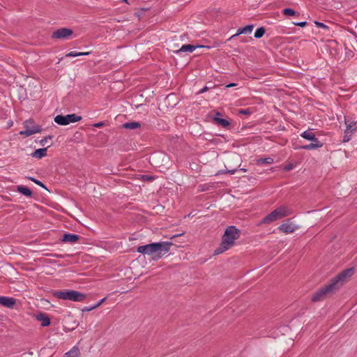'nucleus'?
I'll return each instance as SVG.
<instances>
[{
	"label": "nucleus",
	"mask_w": 357,
	"mask_h": 357,
	"mask_svg": "<svg viewBox=\"0 0 357 357\" xmlns=\"http://www.w3.org/2000/svg\"><path fill=\"white\" fill-rule=\"evenodd\" d=\"M155 157H158V158H161V157L165 158V155L163 154H157V155H155L153 156V159L154 158H155Z\"/></svg>",
	"instance_id": "nucleus-33"
},
{
	"label": "nucleus",
	"mask_w": 357,
	"mask_h": 357,
	"mask_svg": "<svg viewBox=\"0 0 357 357\" xmlns=\"http://www.w3.org/2000/svg\"><path fill=\"white\" fill-rule=\"evenodd\" d=\"M17 191L24 195L26 197H31L32 192L27 187L23 185L17 186Z\"/></svg>",
	"instance_id": "nucleus-20"
},
{
	"label": "nucleus",
	"mask_w": 357,
	"mask_h": 357,
	"mask_svg": "<svg viewBox=\"0 0 357 357\" xmlns=\"http://www.w3.org/2000/svg\"><path fill=\"white\" fill-rule=\"evenodd\" d=\"M353 274H354L353 268H349V269L345 270V271H342V273H340L335 278H334L331 281L330 284L332 286L333 289L335 291L340 286H342L346 282H347L349 280V279L352 276Z\"/></svg>",
	"instance_id": "nucleus-6"
},
{
	"label": "nucleus",
	"mask_w": 357,
	"mask_h": 357,
	"mask_svg": "<svg viewBox=\"0 0 357 357\" xmlns=\"http://www.w3.org/2000/svg\"><path fill=\"white\" fill-rule=\"evenodd\" d=\"M24 130L20 132V135L29 137L41 131L39 126L36 125L32 120H27L24 123Z\"/></svg>",
	"instance_id": "nucleus-7"
},
{
	"label": "nucleus",
	"mask_w": 357,
	"mask_h": 357,
	"mask_svg": "<svg viewBox=\"0 0 357 357\" xmlns=\"http://www.w3.org/2000/svg\"><path fill=\"white\" fill-rule=\"evenodd\" d=\"M95 127H97V128H99V127H101L103 126V123L102 122H99V123H95L93 125Z\"/></svg>",
	"instance_id": "nucleus-32"
},
{
	"label": "nucleus",
	"mask_w": 357,
	"mask_h": 357,
	"mask_svg": "<svg viewBox=\"0 0 357 357\" xmlns=\"http://www.w3.org/2000/svg\"><path fill=\"white\" fill-rule=\"evenodd\" d=\"M45 139H43V140H41V141H40V144H41L42 145H43V143H45Z\"/></svg>",
	"instance_id": "nucleus-38"
},
{
	"label": "nucleus",
	"mask_w": 357,
	"mask_h": 357,
	"mask_svg": "<svg viewBox=\"0 0 357 357\" xmlns=\"http://www.w3.org/2000/svg\"><path fill=\"white\" fill-rule=\"evenodd\" d=\"M306 24H307L306 22H301L294 23L295 25L301 26V27L305 26Z\"/></svg>",
	"instance_id": "nucleus-31"
},
{
	"label": "nucleus",
	"mask_w": 357,
	"mask_h": 357,
	"mask_svg": "<svg viewBox=\"0 0 357 357\" xmlns=\"http://www.w3.org/2000/svg\"><path fill=\"white\" fill-rule=\"evenodd\" d=\"M79 239V236L73 234H65L63 236L62 241L63 242L75 243Z\"/></svg>",
	"instance_id": "nucleus-17"
},
{
	"label": "nucleus",
	"mask_w": 357,
	"mask_h": 357,
	"mask_svg": "<svg viewBox=\"0 0 357 357\" xmlns=\"http://www.w3.org/2000/svg\"><path fill=\"white\" fill-rule=\"evenodd\" d=\"M240 113L244 114H250V112L248 110H241V111H240Z\"/></svg>",
	"instance_id": "nucleus-35"
},
{
	"label": "nucleus",
	"mask_w": 357,
	"mask_h": 357,
	"mask_svg": "<svg viewBox=\"0 0 357 357\" xmlns=\"http://www.w3.org/2000/svg\"><path fill=\"white\" fill-rule=\"evenodd\" d=\"M123 128L128 129H136L139 128L140 124L138 122H130L123 124Z\"/></svg>",
	"instance_id": "nucleus-23"
},
{
	"label": "nucleus",
	"mask_w": 357,
	"mask_h": 357,
	"mask_svg": "<svg viewBox=\"0 0 357 357\" xmlns=\"http://www.w3.org/2000/svg\"><path fill=\"white\" fill-rule=\"evenodd\" d=\"M301 136L304 139L310 141V144L303 146L301 149L305 150H312L321 148L323 144L316 137L315 135L311 130H306L301 134Z\"/></svg>",
	"instance_id": "nucleus-5"
},
{
	"label": "nucleus",
	"mask_w": 357,
	"mask_h": 357,
	"mask_svg": "<svg viewBox=\"0 0 357 357\" xmlns=\"http://www.w3.org/2000/svg\"><path fill=\"white\" fill-rule=\"evenodd\" d=\"M335 290L329 283L314 293L312 297V300L314 302L319 301L322 300L328 294L332 293Z\"/></svg>",
	"instance_id": "nucleus-10"
},
{
	"label": "nucleus",
	"mask_w": 357,
	"mask_h": 357,
	"mask_svg": "<svg viewBox=\"0 0 357 357\" xmlns=\"http://www.w3.org/2000/svg\"><path fill=\"white\" fill-rule=\"evenodd\" d=\"M207 89H208L207 87L203 88L202 89L200 90L199 93H203L206 92L207 91Z\"/></svg>",
	"instance_id": "nucleus-34"
},
{
	"label": "nucleus",
	"mask_w": 357,
	"mask_h": 357,
	"mask_svg": "<svg viewBox=\"0 0 357 357\" xmlns=\"http://www.w3.org/2000/svg\"><path fill=\"white\" fill-rule=\"evenodd\" d=\"M121 1H123V2H126V3L128 2V0H121Z\"/></svg>",
	"instance_id": "nucleus-41"
},
{
	"label": "nucleus",
	"mask_w": 357,
	"mask_h": 357,
	"mask_svg": "<svg viewBox=\"0 0 357 357\" xmlns=\"http://www.w3.org/2000/svg\"><path fill=\"white\" fill-rule=\"evenodd\" d=\"M16 300L13 297L0 296V304L8 308H13Z\"/></svg>",
	"instance_id": "nucleus-14"
},
{
	"label": "nucleus",
	"mask_w": 357,
	"mask_h": 357,
	"mask_svg": "<svg viewBox=\"0 0 357 357\" xmlns=\"http://www.w3.org/2000/svg\"><path fill=\"white\" fill-rule=\"evenodd\" d=\"M229 173L234 174L235 172V170L229 171Z\"/></svg>",
	"instance_id": "nucleus-39"
},
{
	"label": "nucleus",
	"mask_w": 357,
	"mask_h": 357,
	"mask_svg": "<svg viewBox=\"0 0 357 357\" xmlns=\"http://www.w3.org/2000/svg\"><path fill=\"white\" fill-rule=\"evenodd\" d=\"M66 357H79V351L78 348L73 347L70 351L66 354Z\"/></svg>",
	"instance_id": "nucleus-22"
},
{
	"label": "nucleus",
	"mask_w": 357,
	"mask_h": 357,
	"mask_svg": "<svg viewBox=\"0 0 357 357\" xmlns=\"http://www.w3.org/2000/svg\"><path fill=\"white\" fill-rule=\"evenodd\" d=\"M236 86V84L234 83H231V84H229L226 86L227 88H229V87H231V86Z\"/></svg>",
	"instance_id": "nucleus-36"
},
{
	"label": "nucleus",
	"mask_w": 357,
	"mask_h": 357,
	"mask_svg": "<svg viewBox=\"0 0 357 357\" xmlns=\"http://www.w3.org/2000/svg\"><path fill=\"white\" fill-rule=\"evenodd\" d=\"M278 229L282 233L290 234L299 229V226L290 220H288L282 223Z\"/></svg>",
	"instance_id": "nucleus-11"
},
{
	"label": "nucleus",
	"mask_w": 357,
	"mask_h": 357,
	"mask_svg": "<svg viewBox=\"0 0 357 357\" xmlns=\"http://www.w3.org/2000/svg\"><path fill=\"white\" fill-rule=\"evenodd\" d=\"M220 116V113L218 112H215L213 116H211V118L213 121L218 126H220L223 128H227L230 126V123L229 121L225 119H221L219 116Z\"/></svg>",
	"instance_id": "nucleus-13"
},
{
	"label": "nucleus",
	"mask_w": 357,
	"mask_h": 357,
	"mask_svg": "<svg viewBox=\"0 0 357 357\" xmlns=\"http://www.w3.org/2000/svg\"><path fill=\"white\" fill-rule=\"evenodd\" d=\"M143 178H144L146 179H148V176H144Z\"/></svg>",
	"instance_id": "nucleus-40"
},
{
	"label": "nucleus",
	"mask_w": 357,
	"mask_h": 357,
	"mask_svg": "<svg viewBox=\"0 0 357 357\" xmlns=\"http://www.w3.org/2000/svg\"><path fill=\"white\" fill-rule=\"evenodd\" d=\"M265 33V30L263 27L258 28L255 32V37L256 38H261Z\"/></svg>",
	"instance_id": "nucleus-24"
},
{
	"label": "nucleus",
	"mask_w": 357,
	"mask_h": 357,
	"mask_svg": "<svg viewBox=\"0 0 357 357\" xmlns=\"http://www.w3.org/2000/svg\"><path fill=\"white\" fill-rule=\"evenodd\" d=\"M273 160L271 158H261L257 160L258 164H262V163L271 164V163H273Z\"/></svg>",
	"instance_id": "nucleus-25"
},
{
	"label": "nucleus",
	"mask_w": 357,
	"mask_h": 357,
	"mask_svg": "<svg viewBox=\"0 0 357 357\" xmlns=\"http://www.w3.org/2000/svg\"><path fill=\"white\" fill-rule=\"evenodd\" d=\"M294 167L295 165L293 163H289L284 167V170L288 172L294 169Z\"/></svg>",
	"instance_id": "nucleus-28"
},
{
	"label": "nucleus",
	"mask_w": 357,
	"mask_h": 357,
	"mask_svg": "<svg viewBox=\"0 0 357 357\" xmlns=\"http://www.w3.org/2000/svg\"><path fill=\"white\" fill-rule=\"evenodd\" d=\"M81 56V54H79V52H70L69 53H67L66 56L67 57H75Z\"/></svg>",
	"instance_id": "nucleus-27"
},
{
	"label": "nucleus",
	"mask_w": 357,
	"mask_h": 357,
	"mask_svg": "<svg viewBox=\"0 0 357 357\" xmlns=\"http://www.w3.org/2000/svg\"><path fill=\"white\" fill-rule=\"evenodd\" d=\"M79 54H81V56H83V55H89L90 54V52H79Z\"/></svg>",
	"instance_id": "nucleus-37"
},
{
	"label": "nucleus",
	"mask_w": 357,
	"mask_h": 357,
	"mask_svg": "<svg viewBox=\"0 0 357 357\" xmlns=\"http://www.w3.org/2000/svg\"><path fill=\"white\" fill-rule=\"evenodd\" d=\"M292 214V211L287 206H280L268 214L261 220V223L270 224Z\"/></svg>",
	"instance_id": "nucleus-3"
},
{
	"label": "nucleus",
	"mask_w": 357,
	"mask_h": 357,
	"mask_svg": "<svg viewBox=\"0 0 357 357\" xmlns=\"http://www.w3.org/2000/svg\"><path fill=\"white\" fill-rule=\"evenodd\" d=\"M47 152V148L43 149H36L34 152L31 153V156L35 158H42L43 157L45 156Z\"/></svg>",
	"instance_id": "nucleus-19"
},
{
	"label": "nucleus",
	"mask_w": 357,
	"mask_h": 357,
	"mask_svg": "<svg viewBox=\"0 0 357 357\" xmlns=\"http://www.w3.org/2000/svg\"><path fill=\"white\" fill-rule=\"evenodd\" d=\"M57 298L68 300L75 302H81L86 298V295L75 290L56 291L52 293Z\"/></svg>",
	"instance_id": "nucleus-4"
},
{
	"label": "nucleus",
	"mask_w": 357,
	"mask_h": 357,
	"mask_svg": "<svg viewBox=\"0 0 357 357\" xmlns=\"http://www.w3.org/2000/svg\"><path fill=\"white\" fill-rule=\"evenodd\" d=\"M198 47H206L208 49L209 48V47L204 46V45L195 46V45H183L181 46V47L179 50L176 51V53L178 54V53L184 52H192Z\"/></svg>",
	"instance_id": "nucleus-15"
},
{
	"label": "nucleus",
	"mask_w": 357,
	"mask_h": 357,
	"mask_svg": "<svg viewBox=\"0 0 357 357\" xmlns=\"http://www.w3.org/2000/svg\"><path fill=\"white\" fill-rule=\"evenodd\" d=\"M73 34V31L70 29L62 28L59 29L52 33V37L57 39H68Z\"/></svg>",
	"instance_id": "nucleus-12"
},
{
	"label": "nucleus",
	"mask_w": 357,
	"mask_h": 357,
	"mask_svg": "<svg viewBox=\"0 0 357 357\" xmlns=\"http://www.w3.org/2000/svg\"><path fill=\"white\" fill-rule=\"evenodd\" d=\"M345 124L347 126L344 131V142H347L351 139V137L354 132L356 130V122L354 121L347 120L344 118Z\"/></svg>",
	"instance_id": "nucleus-9"
},
{
	"label": "nucleus",
	"mask_w": 357,
	"mask_h": 357,
	"mask_svg": "<svg viewBox=\"0 0 357 357\" xmlns=\"http://www.w3.org/2000/svg\"><path fill=\"white\" fill-rule=\"evenodd\" d=\"M106 298H102L99 302H98L96 304H93V305L89 306V307H85L82 309V311H86L89 312L91 311L97 307H98L105 301Z\"/></svg>",
	"instance_id": "nucleus-21"
},
{
	"label": "nucleus",
	"mask_w": 357,
	"mask_h": 357,
	"mask_svg": "<svg viewBox=\"0 0 357 357\" xmlns=\"http://www.w3.org/2000/svg\"><path fill=\"white\" fill-rule=\"evenodd\" d=\"M31 181H33L35 183H36L37 185H40V187H43V188H45V185H43V183L42 182H40V181L38 180H36V178H33V177H29V178Z\"/></svg>",
	"instance_id": "nucleus-29"
},
{
	"label": "nucleus",
	"mask_w": 357,
	"mask_h": 357,
	"mask_svg": "<svg viewBox=\"0 0 357 357\" xmlns=\"http://www.w3.org/2000/svg\"><path fill=\"white\" fill-rule=\"evenodd\" d=\"M171 245L172 243L168 242L153 243L138 247L137 252L151 255L153 259H158L169 252Z\"/></svg>",
	"instance_id": "nucleus-1"
},
{
	"label": "nucleus",
	"mask_w": 357,
	"mask_h": 357,
	"mask_svg": "<svg viewBox=\"0 0 357 357\" xmlns=\"http://www.w3.org/2000/svg\"><path fill=\"white\" fill-rule=\"evenodd\" d=\"M82 119L80 116H77L75 114H67L66 116L57 115L54 117V121L61 126H66L70 123H75L79 121Z\"/></svg>",
	"instance_id": "nucleus-8"
},
{
	"label": "nucleus",
	"mask_w": 357,
	"mask_h": 357,
	"mask_svg": "<svg viewBox=\"0 0 357 357\" xmlns=\"http://www.w3.org/2000/svg\"><path fill=\"white\" fill-rule=\"evenodd\" d=\"M253 27H254L253 25L249 24V25H247V26H244L243 28H240V29H238L237 33L235 35L232 36L231 37V38H234V37H235L236 36H238L240 34L250 33H251L252 31Z\"/></svg>",
	"instance_id": "nucleus-18"
},
{
	"label": "nucleus",
	"mask_w": 357,
	"mask_h": 357,
	"mask_svg": "<svg viewBox=\"0 0 357 357\" xmlns=\"http://www.w3.org/2000/svg\"><path fill=\"white\" fill-rule=\"evenodd\" d=\"M36 320L40 321L42 326H47L50 324V320L47 316L43 313H39L36 315Z\"/></svg>",
	"instance_id": "nucleus-16"
},
{
	"label": "nucleus",
	"mask_w": 357,
	"mask_h": 357,
	"mask_svg": "<svg viewBox=\"0 0 357 357\" xmlns=\"http://www.w3.org/2000/svg\"><path fill=\"white\" fill-rule=\"evenodd\" d=\"M238 236V230L234 226L229 227L225 231L221 244L215 250L214 254L220 255L230 249Z\"/></svg>",
	"instance_id": "nucleus-2"
},
{
	"label": "nucleus",
	"mask_w": 357,
	"mask_h": 357,
	"mask_svg": "<svg viewBox=\"0 0 357 357\" xmlns=\"http://www.w3.org/2000/svg\"><path fill=\"white\" fill-rule=\"evenodd\" d=\"M315 24L318 26V27H320V28H327L326 25H325L324 23L322 22H314Z\"/></svg>",
	"instance_id": "nucleus-30"
},
{
	"label": "nucleus",
	"mask_w": 357,
	"mask_h": 357,
	"mask_svg": "<svg viewBox=\"0 0 357 357\" xmlns=\"http://www.w3.org/2000/svg\"><path fill=\"white\" fill-rule=\"evenodd\" d=\"M282 12L285 15L288 16L294 15L296 14V12L291 8H285Z\"/></svg>",
	"instance_id": "nucleus-26"
}]
</instances>
